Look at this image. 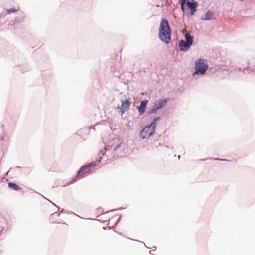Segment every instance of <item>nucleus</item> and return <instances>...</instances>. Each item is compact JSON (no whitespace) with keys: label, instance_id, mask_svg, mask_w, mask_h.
I'll list each match as a JSON object with an SVG mask.
<instances>
[{"label":"nucleus","instance_id":"8","mask_svg":"<svg viewBox=\"0 0 255 255\" xmlns=\"http://www.w3.org/2000/svg\"><path fill=\"white\" fill-rule=\"evenodd\" d=\"M148 102L147 100H143L141 101L140 106H137L139 115H142L145 112Z\"/></svg>","mask_w":255,"mask_h":255},{"label":"nucleus","instance_id":"4","mask_svg":"<svg viewBox=\"0 0 255 255\" xmlns=\"http://www.w3.org/2000/svg\"><path fill=\"white\" fill-rule=\"evenodd\" d=\"M113 142V143H112L111 145L105 147L103 150L100 151L98 154V158H99L98 163L100 162V160L102 159V156L104 155L107 150L111 149L112 147L115 146L114 148V151H116L121 147V145L122 144V142L120 141L119 138H114Z\"/></svg>","mask_w":255,"mask_h":255},{"label":"nucleus","instance_id":"7","mask_svg":"<svg viewBox=\"0 0 255 255\" xmlns=\"http://www.w3.org/2000/svg\"><path fill=\"white\" fill-rule=\"evenodd\" d=\"M170 34L171 33H159V37L162 41L168 44L171 40Z\"/></svg>","mask_w":255,"mask_h":255},{"label":"nucleus","instance_id":"1","mask_svg":"<svg viewBox=\"0 0 255 255\" xmlns=\"http://www.w3.org/2000/svg\"><path fill=\"white\" fill-rule=\"evenodd\" d=\"M160 119V118L159 117L154 118L150 124L145 126L140 131V137L143 139L149 138L155 132L156 122Z\"/></svg>","mask_w":255,"mask_h":255},{"label":"nucleus","instance_id":"15","mask_svg":"<svg viewBox=\"0 0 255 255\" xmlns=\"http://www.w3.org/2000/svg\"><path fill=\"white\" fill-rule=\"evenodd\" d=\"M211 13L209 12L206 13L205 15V19L208 20L210 18Z\"/></svg>","mask_w":255,"mask_h":255},{"label":"nucleus","instance_id":"16","mask_svg":"<svg viewBox=\"0 0 255 255\" xmlns=\"http://www.w3.org/2000/svg\"><path fill=\"white\" fill-rule=\"evenodd\" d=\"M185 3H183V2H181V9L182 10L184 11V5L185 4Z\"/></svg>","mask_w":255,"mask_h":255},{"label":"nucleus","instance_id":"10","mask_svg":"<svg viewBox=\"0 0 255 255\" xmlns=\"http://www.w3.org/2000/svg\"><path fill=\"white\" fill-rule=\"evenodd\" d=\"M122 105L120 108V111L123 113L126 110L128 109L130 106V102L129 99H126L125 101H121Z\"/></svg>","mask_w":255,"mask_h":255},{"label":"nucleus","instance_id":"13","mask_svg":"<svg viewBox=\"0 0 255 255\" xmlns=\"http://www.w3.org/2000/svg\"><path fill=\"white\" fill-rule=\"evenodd\" d=\"M8 187L15 191H17L19 189V187L17 184L12 182L8 183Z\"/></svg>","mask_w":255,"mask_h":255},{"label":"nucleus","instance_id":"11","mask_svg":"<svg viewBox=\"0 0 255 255\" xmlns=\"http://www.w3.org/2000/svg\"><path fill=\"white\" fill-rule=\"evenodd\" d=\"M167 102L168 99L165 98L157 100L154 102V103L156 104V105H157V106L159 107L160 109H161L165 106Z\"/></svg>","mask_w":255,"mask_h":255},{"label":"nucleus","instance_id":"14","mask_svg":"<svg viewBox=\"0 0 255 255\" xmlns=\"http://www.w3.org/2000/svg\"><path fill=\"white\" fill-rule=\"evenodd\" d=\"M17 10H18V9L11 8V9L7 10V12L8 13H10L12 12H15L17 11Z\"/></svg>","mask_w":255,"mask_h":255},{"label":"nucleus","instance_id":"3","mask_svg":"<svg viewBox=\"0 0 255 255\" xmlns=\"http://www.w3.org/2000/svg\"><path fill=\"white\" fill-rule=\"evenodd\" d=\"M185 41L182 40L179 43V48L181 51H188L193 44V37L189 33H185Z\"/></svg>","mask_w":255,"mask_h":255},{"label":"nucleus","instance_id":"17","mask_svg":"<svg viewBox=\"0 0 255 255\" xmlns=\"http://www.w3.org/2000/svg\"><path fill=\"white\" fill-rule=\"evenodd\" d=\"M248 70H248V69H247V68H244V69L243 70V71H243V72L244 73H246V71H247V72H248Z\"/></svg>","mask_w":255,"mask_h":255},{"label":"nucleus","instance_id":"5","mask_svg":"<svg viewBox=\"0 0 255 255\" xmlns=\"http://www.w3.org/2000/svg\"><path fill=\"white\" fill-rule=\"evenodd\" d=\"M96 165L95 163H91L87 166H82L78 171L77 176L72 180L71 183H74L79 178H81L85 176H86L90 172V168L94 167Z\"/></svg>","mask_w":255,"mask_h":255},{"label":"nucleus","instance_id":"6","mask_svg":"<svg viewBox=\"0 0 255 255\" xmlns=\"http://www.w3.org/2000/svg\"><path fill=\"white\" fill-rule=\"evenodd\" d=\"M170 30L168 21L163 19L160 23L159 32H169Z\"/></svg>","mask_w":255,"mask_h":255},{"label":"nucleus","instance_id":"9","mask_svg":"<svg viewBox=\"0 0 255 255\" xmlns=\"http://www.w3.org/2000/svg\"><path fill=\"white\" fill-rule=\"evenodd\" d=\"M191 1H188L187 2V5L190 9L191 14L193 15L196 12L197 3L194 1L193 0H191Z\"/></svg>","mask_w":255,"mask_h":255},{"label":"nucleus","instance_id":"22","mask_svg":"<svg viewBox=\"0 0 255 255\" xmlns=\"http://www.w3.org/2000/svg\"><path fill=\"white\" fill-rule=\"evenodd\" d=\"M238 70H239V71L241 70V68H239Z\"/></svg>","mask_w":255,"mask_h":255},{"label":"nucleus","instance_id":"20","mask_svg":"<svg viewBox=\"0 0 255 255\" xmlns=\"http://www.w3.org/2000/svg\"><path fill=\"white\" fill-rule=\"evenodd\" d=\"M50 202H51L52 204H53L54 205L56 206V205H55V204L54 203H52L51 201H50Z\"/></svg>","mask_w":255,"mask_h":255},{"label":"nucleus","instance_id":"2","mask_svg":"<svg viewBox=\"0 0 255 255\" xmlns=\"http://www.w3.org/2000/svg\"><path fill=\"white\" fill-rule=\"evenodd\" d=\"M208 68V61L204 59H198L195 62L194 69L193 75L205 74Z\"/></svg>","mask_w":255,"mask_h":255},{"label":"nucleus","instance_id":"19","mask_svg":"<svg viewBox=\"0 0 255 255\" xmlns=\"http://www.w3.org/2000/svg\"><path fill=\"white\" fill-rule=\"evenodd\" d=\"M214 160H222L221 159H219V158H215Z\"/></svg>","mask_w":255,"mask_h":255},{"label":"nucleus","instance_id":"21","mask_svg":"<svg viewBox=\"0 0 255 255\" xmlns=\"http://www.w3.org/2000/svg\"><path fill=\"white\" fill-rule=\"evenodd\" d=\"M186 32V31H185V30H183L182 32Z\"/></svg>","mask_w":255,"mask_h":255},{"label":"nucleus","instance_id":"18","mask_svg":"<svg viewBox=\"0 0 255 255\" xmlns=\"http://www.w3.org/2000/svg\"><path fill=\"white\" fill-rule=\"evenodd\" d=\"M56 214L57 215V216H59L60 215V213H58L57 212H55L54 213H53L52 214V215H56Z\"/></svg>","mask_w":255,"mask_h":255},{"label":"nucleus","instance_id":"12","mask_svg":"<svg viewBox=\"0 0 255 255\" xmlns=\"http://www.w3.org/2000/svg\"><path fill=\"white\" fill-rule=\"evenodd\" d=\"M159 109H160V108H159V107H158L157 105H156V104L154 103V105H153V106L151 108H149L147 113L148 114L155 113Z\"/></svg>","mask_w":255,"mask_h":255},{"label":"nucleus","instance_id":"23","mask_svg":"<svg viewBox=\"0 0 255 255\" xmlns=\"http://www.w3.org/2000/svg\"><path fill=\"white\" fill-rule=\"evenodd\" d=\"M180 155H179V156H178V159H180Z\"/></svg>","mask_w":255,"mask_h":255}]
</instances>
